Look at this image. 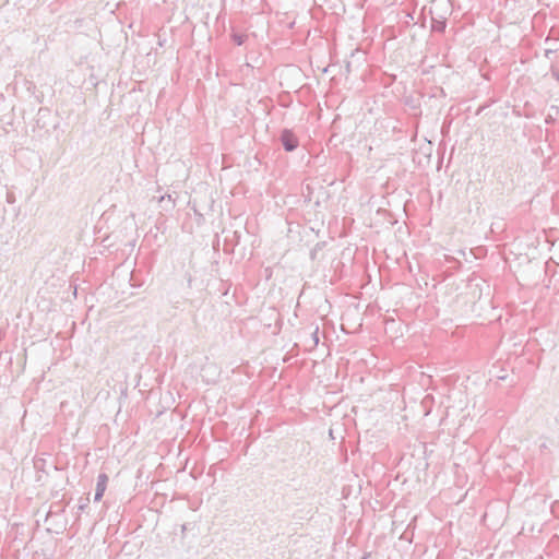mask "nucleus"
<instances>
[{
	"label": "nucleus",
	"mask_w": 559,
	"mask_h": 559,
	"mask_svg": "<svg viewBox=\"0 0 559 559\" xmlns=\"http://www.w3.org/2000/svg\"><path fill=\"white\" fill-rule=\"evenodd\" d=\"M282 141L287 151H293L298 144L297 139L290 132H284Z\"/></svg>",
	"instance_id": "obj_2"
},
{
	"label": "nucleus",
	"mask_w": 559,
	"mask_h": 559,
	"mask_svg": "<svg viewBox=\"0 0 559 559\" xmlns=\"http://www.w3.org/2000/svg\"><path fill=\"white\" fill-rule=\"evenodd\" d=\"M108 483V476L105 474H100L98 476L97 486H96V493H95V500H100L106 491Z\"/></svg>",
	"instance_id": "obj_1"
}]
</instances>
